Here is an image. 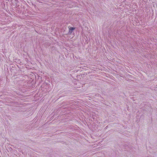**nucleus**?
Segmentation results:
<instances>
[{
    "instance_id": "1",
    "label": "nucleus",
    "mask_w": 157,
    "mask_h": 157,
    "mask_svg": "<svg viewBox=\"0 0 157 157\" xmlns=\"http://www.w3.org/2000/svg\"><path fill=\"white\" fill-rule=\"evenodd\" d=\"M75 28L72 27H70L69 29V32L70 33H72V31L73 30H74Z\"/></svg>"
}]
</instances>
